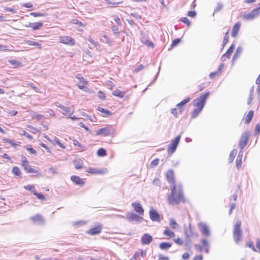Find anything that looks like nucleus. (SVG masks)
<instances>
[{
  "instance_id": "obj_35",
  "label": "nucleus",
  "mask_w": 260,
  "mask_h": 260,
  "mask_svg": "<svg viewBox=\"0 0 260 260\" xmlns=\"http://www.w3.org/2000/svg\"><path fill=\"white\" fill-rule=\"evenodd\" d=\"M236 153H237L236 149H234L232 151H231L230 156H229V160L230 162H233Z\"/></svg>"
},
{
  "instance_id": "obj_29",
  "label": "nucleus",
  "mask_w": 260,
  "mask_h": 260,
  "mask_svg": "<svg viewBox=\"0 0 260 260\" xmlns=\"http://www.w3.org/2000/svg\"><path fill=\"white\" fill-rule=\"evenodd\" d=\"M112 94L114 96L119 97V98H123L124 96L125 93L124 92H122V91L118 90V89H116L113 91Z\"/></svg>"
},
{
  "instance_id": "obj_10",
  "label": "nucleus",
  "mask_w": 260,
  "mask_h": 260,
  "mask_svg": "<svg viewBox=\"0 0 260 260\" xmlns=\"http://www.w3.org/2000/svg\"><path fill=\"white\" fill-rule=\"evenodd\" d=\"M126 218L129 221L139 222L142 219V217L134 213H127Z\"/></svg>"
},
{
  "instance_id": "obj_17",
  "label": "nucleus",
  "mask_w": 260,
  "mask_h": 260,
  "mask_svg": "<svg viewBox=\"0 0 260 260\" xmlns=\"http://www.w3.org/2000/svg\"><path fill=\"white\" fill-rule=\"evenodd\" d=\"M71 180L76 184L83 186L85 182L79 177L73 175L71 177Z\"/></svg>"
},
{
  "instance_id": "obj_55",
  "label": "nucleus",
  "mask_w": 260,
  "mask_h": 260,
  "mask_svg": "<svg viewBox=\"0 0 260 260\" xmlns=\"http://www.w3.org/2000/svg\"><path fill=\"white\" fill-rule=\"evenodd\" d=\"M201 242L202 243L203 246L204 247H209V244L207 239H206L205 238H203L201 240Z\"/></svg>"
},
{
  "instance_id": "obj_3",
  "label": "nucleus",
  "mask_w": 260,
  "mask_h": 260,
  "mask_svg": "<svg viewBox=\"0 0 260 260\" xmlns=\"http://www.w3.org/2000/svg\"><path fill=\"white\" fill-rule=\"evenodd\" d=\"M180 138H181V136L180 135L178 136L173 141V142L169 145L168 148V152L169 154H172L175 151V150L177 148V147L179 144Z\"/></svg>"
},
{
  "instance_id": "obj_57",
  "label": "nucleus",
  "mask_w": 260,
  "mask_h": 260,
  "mask_svg": "<svg viewBox=\"0 0 260 260\" xmlns=\"http://www.w3.org/2000/svg\"><path fill=\"white\" fill-rule=\"evenodd\" d=\"M79 126L84 128L86 131L88 132L89 133H91V132L89 130L88 127L87 126H86L83 123L80 122L79 123Z\"/></svg>"
},
{
  "instance_id": "obj_16",
  "label": "nucleus",
  "mask_w": 260,
  "mask_h": 260,
  "mask_svg": "<svg viewBox=\"0 0 260 260\" xmlns=\"http://www.w3.org/2000/svg\"><path fill=\"white\" fill-rule=\"evenodd\" d=\"M30 219L34 222L39 224L43 223L44 222L43 217L40 214H37L35 216L31 217Z\"/></svg>"
},
{
  "instance_id": "obj_39",
  "label": "nucleus",
  "mask_w": 260,
  "mask_h": 260,
  "mask_svg": "<svg viewBox=\"0 0 260 260\" xmlns=\"http://www.w3.org/2000/svg\"><path fill=\"white\" fill-rule=\"evenodd\" d=\"M113 20L116 23V24L119 26H121L122 23L119 17L117 15H113L112 16Z\"/></svg>"
},
{
  "instance_id": "obj_37",
  "label": "nucleus",
  "mask_w": 260,
  "mask_h": 260,
  "mask_svg": "<svg viewBox=\"0 0 260 260\" xmlns=\"http://www.w3.org/2000/svg\"><path fill=\"white\" fill-rule=\"evenodd\" d=\"M97 155L99 156H104L106 155V151L103 148H100L97 151Z\"/></svg>"
},
{
  "instance_id": "obj_59",
  "label": "nucleus",
  "mask_w": 260,
  "mask_h": 260,
  "mask_svg": "<svg viewBox=\"0 0 260 260\" xmlns=\"http://www.w3.org/2000/svg\"><path fill=\"white\" fill-rule=\"evenodd\" d=\"M111 29L113 31V32L115 34H119V32L118 31V27L116 25H113L111 27Z\"/></svg>"
},
{
  "instance_id": "obj_54",
  "label": "nucleus",
  "mask_w": 260,
  "mask_h": 260,
  "mask_svg": "<svg viewBox=\"0 0 260 260\" xmlns=\"http://www.w3.org/2000/svg\"><path fill=\"white\" fill-rule=\"evenodd\" d=\"M22 135L25 136L27 138H28L29 140H32L33 139V137L32 136L30 135L29 134H28L26 131L23 130L22 131V133H21Z\"/></svg>"
},
{
  "instance_id": "obj_52",
  "label": "nucleus",
  "mask_w": 260,
  "mask_h": 260,
  "mask_svg": "<svg viewBox=\"0 0 260 260\" xmlns=\"http://www.w3.org/2000/svg\"><path fill=\"white\" fill-rule=\"evenodd\" d=\"M25 189L28 190L32 192V190H35V186L33 185H28L24 186Z\"/></svg>"
},
{
  "instance_id": "obj_45",
  "label": "nucleus",
  "mask_w": 260,
  "mask_h": 260,
  "mask_svg": "<svg viewBox=\"0 0 260 260\" xmlns=\"http://www.w3.org/2000/svg\"><path fill=\"white\" fill-rule=\"evenodd\" d=\"M229 36L228 35V32H227L224 36V38H223V42H222V46L223 47L224 46V45L228 43V41H229Z\"/></svg>"
},
{
  "instance_id": "obj_18",
  "label": "nucleus",
  "mask_w": 260,
  "mask_h": 260,
  "mask_svg": "<svg viewBox=\"0 0 260 260\" xmlns=\"http://www.w3.org/2000/svg\"><path fill=\"white\" fill-rule=\"evenodd\" d=\"M241 24L240 22L236 23L233 27L231 35L233 37L237 36L238 31L240 29Z\"/></svg>"
},
{
  "instance_id": "obj_47",
  "label": "nucleus",
  "mask_w": 260,
  "mask_h": 260,
  "mask_svg": "<svg viewBox=\"0 0 260 260\" xmlns=\"http://www.w3.org/2000/svg\"><path fill=\"white\" fill-rule=\"evenodd\" d=\"M246 246H247V247H250V248H251L255 252H257V249L255 248L254 245H253V244L251 242H250V241L247 242L246 243Z\"/></svg>"
},
{
  "instance_id": "obj_53",
  "label": "nucleus",
  "mask_w": 260,
  "mask_h": 260,
  "mask_svg": "<svg viewBox=\"0 0 260 260\" xmlns=\"http://www.w3.org/2000/svg\"><path fill=\"white\" fill-rule=\"evenodd\" d=\"M222 8H223V5L220 3H218L217 4L216 9L214 10V12L219 11L221 10H222Z\"/></svg>"
},
{
  "instance_id": "obj_50",
  "label": "nucleus",
  "mask_w": 260,
  "mask_h": 260,
  "mask_svg": "<svg viewBox=\"0 0 260 260\" xmlns=\"http://www.w3.org/2000/svg\"><path fill=\"white\" fill-rule=\"evenodd\" d=\"M181 22L186 24L188 26L190 25V22L189 19L187 17H182L180 19Z\"/></svg>"
},
{
  "instance_id": "obj_43",
  "label": "nucleus",
  "mask_w": 260,
  "mask_h": 260,
  "mask_svg": "<svg viewBox=\"0 0 260 260\" xmlns=\"http://www.w3.org/2000/svg\"><path fill=\"white\" fill-rule=\"evenodd\" d=\"M98 110L100 112H102V113H105L106 114L108 115H111V112L108 110H106L104 108H102L101 107H98Z\"/></svg>"
},
{
  "instance_id": "obj_14",
  "label": "nucleus",
  "mask_w": 260,
  "mask_h": 260,
  "mask_svg": "<svg viewBox=\"0 0 260 260\" xmlns=\"http://www.w3.org/2000/svg\"><path fill=\"white\" fill-rule=\"evenodd\" d=\"M153 240L152 237L148 234H145L141 237V242L143 245L150 244Z\"/></svg>"
},
{
  "instance_id": "obj_12",
  "label": "nucleus",
  "mask_w": 260,
  "mask_h": 260,
  "mask_svg": "<svg viewBox=\"0 0 260 260\" xmlns=\"http://www.w3.org/2000/svg\"><path fill=\"white\" fill-rule=\"evenodd\" d=\"M149 216L153 221H159L160 216L158 212L154 209H151L149 211Z\"/></svg>"
},
{
  "instance_id": "obj_8",
  "label": "nucleus",
  "mask_w": 260,
  "mask_h": 260,
  "mask_svg": "<svg viewBox=\"0 0 260 260\" xmlns=\"http://www.w3.org/2000/svg\"><path fill=\"white\" fill-rule=\"evenodd\" d=\"M259 13V10H258V9H254L248 14L245 15L243 16V18L246 20H252L255 17L257 16Z\"/></svg>"
},
{
  "instance_id": "obj_23",
  "label": "nucleus",
  "mask_w": 260,
  "mask_h": 260,
  "mask_svg": "<svg viewBox=\"0 0 260 260\" xmlns=\"http://www.w3.org/2000/svg\"><path fill=\"white\" fill-rule=\"evenodd\" d=\"M74 112L73 110L68 107H66L64 110H62V113L66 116H70Z\"/></svg>"
},
{
  "instance_id": "obj_62",
  "label": "nucleus",
  "mask_w": 260,
  "mask_h": 260,
  "mask_svg": "<svg viewBox=\"0 0 260 260\" xmlns=\"http://www.w3.org/2000/svg\"><path fill=\"white\" fill-rule=\"evenodd\" d=\"M174 242L178 244V245H182L183 244V241L181 239V238H177V239H174Z\"/></svg>"
},
{
  "instance_id": "obj_11",
  "label": "nucleus",
  "mask_w": 260,
  "mask_h": 260,
  "mask_svg": "<svg viewBox=\"0 0 260 260\" xmlns=\"http://www.w3.org/2000/svg\"><path fill=\"white\" fill-rule=\"evenodd\" d=\"M234 238L235 242L238 244L242 240V231L241 229H235L234 231Z\"/></svg>"
},
{
  "instance_id": "obj_4",
  "label": "nucleus",
  "mask_w": 260,
  "mask_h": 260,
  "mask_svg": "<svg viewBox=\"0 0 260 260\" xmlns=\"http://www.w3.org/2000/svg\"><path fill=\"white\" fill-rule=\"evenodd\" d=\"M28 164V162L25 156H23L22 157L21 165L24 167V170L27 173H37L38 172L37 170L32 168Z\"/></svg>"
},
{
  "instance_id": "obj_49",
  "label": "nucleus",
  "mask_w": 260,
  "mask_h": 260,
  "mask_svg": "<svg viewBox=\"0 0 260 260\" xmlns=\"http://www.w3.org/2000/svg\"><path fill=\"white\" fill-rule=\"evenodd\" d=\"M9 62L11 63V65L14 67H17L20 64V63L18 61L15 59L9 60Z\"/></svg>"
},
{
  "instance_id": "obj_2",
  "label": "nucleus",
  "mask_w": 260,
  "mask_h": 260,
  "mask_svg": "<svg viewBox=\"0 0 260 260\" xmlns=\"http://www.w3.org/2000/svg\"><path fill=\"white\" fill-rule=\"evenodd\" d=\"M209 95V92H206L204 94L201 95L199 98H196L193 101V105L197 108L202 109L204 108L206 101Z\"/></svg>"
},
{
  "instance_id": "obj_48",
  "label": "nucleus",
  "mask_w": 260,
  "mask_h": 260,
  "mask_svg": "<svg viewBox=\"0 0 260 260\" xmlns=\"http://www.w3.org/2000/svg\"><path fill=\"white\" fill-rule=\"evenodd\" d=\"M242 51V48L241 47H238L237 48L236 51L233 56V59L235 58L238 55H239Z\"/></svg>"
},
{
  "instance_id": "obj_24",
  "label": "nucleus",
  "mask_w": 260,
  "mask_h": 260,
  "mask_svg": "<svg viewBox=\"0 0 260 260\" xmlns=\"http://www.w3.org/2000/svg\"><path fill=\"white\" fill-rule=\"evenodd\" d=\"M254 115V111L253 110H250L249 111L247 114L245 121V123L248 124L251 120Z\"/></svg>"
},
{
  "instance_id": "obj_30",
  "label": "nucleus",
  "mask_w": 260,
  "mask_h": 260,
  "mask_svg": "<svg viewBox=\"0 0 260 260\" xmlns=\"http://www.w3.org/2000/svg\"><path fill=\"white\" fill-rule=\"evenodd\" d=\"M164 234L169 238H172L175 236L174 232L171 231L169 229H166L164 232Z\"/></svg>"
},
{
  "instance_id": "obj_51",
  "label": "nucleus",
  "mask_w": 260,
  "mask_h": 260,
  "mask_svg": "<svg viewBox=\"0 0 260 260\" xmlns=\"http://www.w3.org/2000/svg\"><path fill=\"white\" fill-rule=\"evenodd\" d=\"M169 224L172 228H175V225H177V223L173 218H169Z\"/></svg>"
},
{
  "instance_id": "obj_15",
  "label": "nucleus",
  "mask_w": 260,
  "mask_h": 260,
  "mask_svg": "<svg viewBox=\"0 0 260 260\" xmlns=\"http://www.w3.org/2000/svg\"><path fill=\"white\" fill-rule=\"evenodd\" d=\"M132 206L134 208V210L140 215H143L144 214V210L140 203H133L132 204Z\"/></svg>"
},
{
  "instance_id": "obj_61",
  "label": "nucleus",
  "mask_w": 260,
  "mask_h": 260,
  "mask_svg": "<svg viewBox=\"0 0 260 260\" xmlns=\"http://www.w3.org/2000/svg\"><path fill=\"white\" fill-rule=\"evenodd\" d=\"M187 15L191 17H194L196 15V12L194 11H189L187 13Z\"/></svg>"
},
{
  "instance_id": "obj_36",
  "label": "nucleus",
  "mask_w": 260,
  "mask_h": 260,
  "mask_svg": "<svg viewBox=\"0 0 260 260\" xmlns=\"http://www.w3.org/2000/svg\"><path fill=\"white\" fill-rule=\"evenodd\" d=\"M43 26V23L41 22L33 23L32 28L33 30H37L40 29Z\"/></svg>"
},
{
  "instance_id": "obj_21",
  "label": "nucleus",
  "mask_w": 260,
  "mask_h": 260,
  "mask_svg": "<svg viewBox=\"0 0 260 260\" xmlns=\"http://www.w3.org/2000/svg\"><path fill=\"white\" fill-rule=\"evenodd\" d=\"M243 152L242 151H240L239 153V154L236 159V167L237 169H239L242 164V158Z\"/></svg>"
},
{
  "instance_id": "obj_27",
  "label": "nucleus",
  "mask_w": 260,
  "mask_h": 260,
  "mask_svg": "<svg viewBox=\"0 0 260 260\" xmlns=\"http://www.w3.org/2000/svg\"><path fill=\"white\" fill-rule=\"evenodd\" d=\"M141 42L143 44L146 45L148 47H154V44L152 42L149 41L146 38L144 37L141 39Z\"/></svg>"
},
{
  "instance_id": "obj_7",
  "label": "nucleus",
  "mask_w": 260,
  "mask_h": 260,
  "mask_svg": "<svg viewBox=\"0 0 260 260\" xmlns=\"http://www.w3.org/2000/svg\"><path fill=\"white\" fill-rule=\"evenodd\" d=\"M249 138V134L247 132L244 133L241 137L239 146L241 149V151L244 148L247 143V141Z\"/></svg>"
},
{
  "instance_id": "obj_9",
  "label": "nucleus",
  "mask_w": 260,
  "mask_h": 260,
  "mask_svg": "<svg viewBox=\"0 0 260 260\" xmlns=\"http://www.w3.org/2000/svg\"><path fill=\"white\" fill-rule=\"evenodd\" d=\"M60 42L69 46H73L75 43V40L69 36L61 37Z\"/></svg>"
},
{
  "instance_id": "obj_58",
  "label": "nucleus",
  "mask_w": 260,
  "mask_h": 260,
  "mask_svg": "<svg viewBox=\"0 0 260 260\" xmlns=\"http://www.w3.org/2000/svg\"><path fill=\"white\" fill-rule=\"evenodd\" d=\"M98 96L99 99L102 100H104L105 98V94L101 91H99L98 92Z\"/></svg>"
},
{
  "instance_id": "obj_34",
  "label": "nucleus",
  "mask_w": 260,
  "mask_h": 260,
  "mask_svg": "<svg viewBox=\"0 0 260 260\" xmlns=\"http://www.w3.org/2000/svg\"><path fill=\"white\" fill-rule=\"evenodd\" d=\"M52 143L54 145H58L60 148H65V146L63 144L60 143L59 139L56 137H54V139L53 140Z\"/></svg>"
},
{
  "instance_id": "obj_31",
  "label": "nucleus",
  "mask_w": 260,
  "mask_h": 260,
  "mask_svg": "<svg viewBox=\"0 0 260 260\" xmlns=\"http://www.w3.org/2000/svg\"><path fill=\"white\" fill-rule=\"evenodd\" d=\"M26 43L28 45L36 46L39 49H41V47H42L41 44L40 43H38V42H35V41H30V40H28V41H26Z\"/></svg>"
},
{
  "instance_id": "obj_33",
  "label": "nucleus",
  "mask_w": 260,
  "mask_h": 260,
  "mask_svg": "<svg viewBox=\"0 0 260 260\" xmlns=\"http://www.w3.org/2000/svg\"><path fill=\"white\" fill-rule=\"evenodd\" d=\"M86 221L84 220H80L75 221L73 223V225L75 226H85L86 224Z\"/></svg>"
},
{
  "instance_id": "obj_1",
  "label": "nucleus",
  "mask_w": 260,
  "mask_h": 260,
  "mask_svg": "<svg viewBox=\"0 0 260 260\" xmlns=\"http://www.w3.org/2000/svg\"><path fill=\"white\" fill-rule=\"evenodd\" d=\"M171 193L168 196V201L170 205H178L180 203H184L185 199L183 189L181 185L176 186H170Z\"/></svg>"
},
{
  "instance_id": "obj_13",
  "label": "nucleus",
  "mask_w": 260,
  "mask_h": 260,
  "mask_svg": "<svg viewBox=\"0 0 260 260\" xmlns=\"http://www.w3.org/2000/svg\"><path fill=\"white\" fill-rule=\"evenodd\" d=\"M95 133L96 135H101L102 136L105 137L110 135V129L109 127H105L98 129L95 131Z\"/></svg>"
},
{
  "instance_id": "obj_26",
  "label": "nucleus",
  "mask_w": 260,
  "mask_h": 260,
  "mask_svg": "<svg viewBox=\"0 0 260 260\" xmlns=\"http://www.w3.org/2000/svg\"><path fill=\"white\" fill-rule=\"evenodd\" d=\"M101 229H90L86 232L87 234L91 235H94L101 233Z\"/></svg>"
},
{
  "instance_id": "obj_63",
  "label": "nucleus",
  "mask_w": 260,
  "mask_h": 260,
  "mask_svg": "<svg viewBox=\"0 0 260 260\" xmlns=\"http://www.w3.org/2000/svg\"><path fill=\"white\" fill-rule=\"evenodd\" d=\"M254 132L256 134L259 133V132H260V124L258 123L256 125Z\"/></svg>"
},
{
  "instance_id": "obj_40",
  "label": "nucleus",
  "mask_w": 260,
  "mask_h": 260,
  "mask_svg": "<svg viewBox=\"0 0 260 260\" xmlns=\"http://www.w3.org/2000/svg\"><path fill=\"white\" fill-rule=\"evenodd\" d=\"M201 230L203 235L205 236H209L210 235V231L209 229H201Z\"/></svg>"
},
{
  "instance_id": "obj_44",
  "label": "nucleus",
  "mask_w": 260,
  "mask_h": 260,
  "mask_svg": "<svg viewBox=\"0 0 260 260\" xmlns=\"http://www.w3.org/2000/svg\"><path fill=\"white\" fill-rule=\"evenodd\" d=\"M72 22L73 24H77L79 26H85V25L83 23H82V22L80 21L79 20H78L77 19H73L72 20Z\"/></svg>"
},
{
  "instance_id": "obj_28",
  "label": "nucleus",
  "mask_w": 260,
  "mask_h": 260,
  "mask_svg": "<svg viewBox=\"0 0 260 260\" xmlns=\"http://www.w3.org/2000/svg\"><path fill=\"white\" fill-rule=\"evenodd\" d=\"M202 109L199 108H195L191 113V118H194L199 114V113L202 111Z\"/></svg>"
},
{
  "instance_id": "obj_22",
  "label": "nucleus",
  "mask_w": 260,
  "mask_h": 260,
  "mask_svg": "<svg viewBox=\"0 0 260 260\" xmlns=\"http://www.w3.org/2000/svg\"><path fill=\"white\" fill-rule=\"evenodd\" d=\"M190 100V98L189 97L186 98L185 99L179 103L177 104L176 106L179 108V112L180 113H181L182 112V108H180L181 106L186 104Z\"/></svg>"
},
{
  "instance_id": "obj_46",
  "label": "nucleus",
  "mask_w": 260,
  "mask_h": 260,
  "mask_svg": "<svg viewBox=\"0 0 260 260\" xmlns=\"http://www.w3.org/2000/svg\"><path fill=\"white\" fill-rule=\"evenodd\" d=\"M30 15L34 17H42L45 16L46 15L44 13H37V12H31L30 13Z\"/></svg>"
},
{
  "instance_id": "obj_64",
  "label": "nucleus",
  "mask_w": 260,
  "mask_h": 260,
  "mask_svg": "<svg viewBox=\"0 0 260 260\" xmlns=\"http://www.w3.org/2000/svg\"><path fill=\"white\" fill-rule=\"evenodd\" d=\"M256 246L257 248L258 249L259 252L260 253V239L256 240Z\"/></svg>"
},
{
  "instance_id": "obj_5",
  "label": "nucleus",
  "mask_w": 260,
  "mask_h": 260,
  "mask_svg": "<svg viewBox=\"0 0 260 260\" xmlns=\"http://www.w3.org/2000/svg\"><path fill=\"white\" fill-rule=\"evenodd\" d=\"M185 234L187 240L189 241H190L191 239L197 238L198 236V234L196 231V229H186Z\"/></svg>"
},
{
  "instance_id": "obj_60",
  "label": "nucleus",
  "mask_w": 260,
  "mask_h": 260,
  "mask_svg": "<svg viewBox=\"0 0 260 260\" xmlns=\"http://www.w3.org/2000/svg\"><path fill=\"white\" fill-rule=\"evenodd\" d=\"M4 10L5 11H7V12H10L12 13H16V11L15 9H13V8H9V7H5L4 8Z\"/></svg>"
},
{
  "instance_id": "obj_41",
  "label": "nucleus",
  "mask_w": 260,
  "mask_h": 260,
  "mask_svg": "<svg viewBox=\"0 0 260 260\" xmlns=\"http://www.w3.org/2000/svg\"><path fill=\"white\" fill-rule=\"evenodd\" d=\"M82 79L83 80V84H78L77 86L79 89L85 90V89L87 88L85 85L87 84V82L84 80V78L83 77H82Z\"/></svg>"
},
{
  "instance_id": "obj_32",
  "label": "nucleus",
  "mask_w": 260,
  "mask_h": 260,
  "mask_svg": "<svg viewBox=\"0 0 260 260\" xmlns=\"http://www.w3.org/2000/svg\"><path fill=\"white\" fill-rule=\"evenodd\" d=\"M32 192L37 197L38 199L40 200L41 201L46 200V198L43 194L38 193L36 192V190H32Z\"/></svg>"
},
{
  "instance_id": "obj_25",
  "label": "nucleus",
  "mask_w": 260,
  "mask_h": 260,
  "mask_svg": "<svg viewBox=\"0 0 260 260\" xmlns=\"http://www.w3.org/2000/svg\"><path fill=\"white\" fill-rule=\"evenodd\" d=\"M172 244L169 242H162L159 244V248L162 250L168 249L172 246Z\"/></svg>"
},
{
  "instance_id": "obj_42",
  "label": "nucleus",
  "mask_w": 260,
  "mask_h": 260,
  "mask_svg": "<svg viewBox=\"0 0 260 260\" xmlns=\"http://www.w3.org/2000/svg\"><path fill=\"white\" fill-rule=\"evenodd\" d=\"M88 172L90 173H92V174H95V173L102 174L103 173L102 171L98 170L97 169H96L95 168H89L88 169Z\"/></svg>"
},
{
  "instance_id": "obj_38",
  "label": "nucleus",
  "mask_w": 260,
  "mask_h": 260,
  "mask_svg": "<svg viewBox=\"0 0 260 260\" xmlns=\"http://www.w3.org/2000/svg\"><path fill=\"white\" fill-rule=\"evenodd\" d=\"M12 173L16 176H20L21 175V171L19 168L17 167H14L12 168Z\"/></svg>"
},
{
  "instance_id": "obj_20",
  "label": "nucleus",
  "mask_w": 260,
  "mask_h": 260,
  "mask_svg": "<svg viewBox=\"0 0 260 260\" xmlns=\"http://www.w3.org/2000/svg\"><path fill=\"white\" fill-rule=\"evenodd\" d=\"M73 164L74 165L75 168L78 170L82 168L83 161L81 159H77L73 161Z\"/></svg>"
},
{
  "instance_id": "obj_6",
  "label": "nucleus",
  "mask_w": 260,
  "mask_h": 260,
  "mask_svg": "<svg viewBox=\"0 0 260 260\" xmlns=\"http://www.w3.org/2000/svg\"><path fill=\"white\" fill-rule=\"evenodd\" d=\"M166 178L167 181L171 184L170 186H176L175 178L174 172L172 170H169L166 173Z\"/></svg>"
},
{
  "instance_id": "obj_19",
  "label": "nucleus",
  "mask_w": 260,
  "mask_h": 260,
  "mask_svg": "<svg viewBox=\"0 0 260 260\" xmlns=\"http://www.w3.org/2000/svg\"><path fill=\"white\" fill-rule=\"evenodd\" d=\"M235 48V45L234 44H232L230 47L229 48L228 51L225 53H224L221 57V59L222 60L224 59L225 57L230 58L231 54L233 53V50Z\"/></svg>"
},
{
  "instance_id": "obj_56",
  "label": "nucleus",
  "mask_w": 260,
  "mask_h": 260,
  "mask_svg": "<svg viewBox=\"0 0 260 260\" xmlns=\"http://www.w3.org/2000/svg\"><path fill=\"white\" fill-rule=\"evenodd\" d=\"M181 40L180 39H175L172 41V44L171 45L172 47H174L176 46H177L179 43L180 42Z\"/></svg>"
}]
</instances>
